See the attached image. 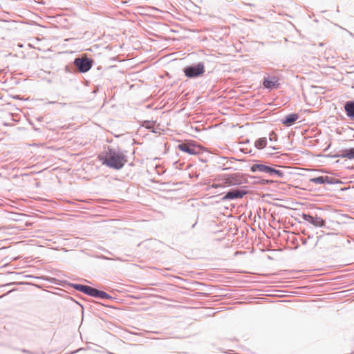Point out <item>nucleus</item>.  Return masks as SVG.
<instances>
[{
  "instance_id": "7",
  "label": "nucleus",
  "mask_w": 354,
  "mask_h": 354,
  "mask_svg": "<svg viewBox=\"0 0 354 354\" xmlns=\"http://www.w3.org/2000/svg\"><path fill=\"white\" fill-rule=\"evenodd\" d=\"M38 330L39 326L34 322L24 321L20 324L21 336L26 340L28 337L35 336Z\"/></svg>"
},
{
  "instance_id": "1",
  "label": "nucleus",
  "mask_w": 354,
  "mask_h": 354,
  "mask_svg": "<svg viewBox=\"0 0 354 354\" xmlns=\"http://www.w3.org/2000/svg\"><path fill=\"white\" fill-rule=\"evenodd\" d=\"M127 151H122L118 146L115 148L108 146L104 154L98 156L99 160L103 165L110 169L120 170L127 162Z\"/></svg>"
},
{
  "instance_id": "26",
  "label": "nucleus",
  "mask_w": 354,
  "mask_h": 354,
  "mask_svg": "<svg viewBox=\"0 0 354 354\" xmlns=\"http://www.w3.org/2000/svg\"><path fill=\"white\" fill-rule=\"evenodd\" d=\"M301 243L303 245H308V239H307L301 238Z\"/></svg>"
},
{
  "instance_id": "18",
  "label": "nucleus",
  "mask_w": 354,
  "mask_h": 354,
  "mask_svg": "<svg viewBox=\"0 0 354 354\" xmlns=\"http://www.w3.org/2000/svg\"><path fill=\"white\" fill-rule=\"evenodd\" d=\"M341 156L343 158H346L348 160L354 159V147L345 149L341 151Z\"/></svg>"
},
{
  "instance_id": "13",
  "label": "nucleus",
  "mask_w": 354,
  "mask_h": 354,
  "mask_svg": "<svg viewBox=\"0 0 354 354\" xmlns=\"http://www.w3.org/2000/svg\"><path fill=\"white\" fill-rule=\"evenodd\" d=\"M299 118V115L298 113H292L283 118L281 120V122L286 127H290L293 125Z\"/></svg>"
},
{
  "instance_id": "3",
  "label": "nucleus",
  "mask_w": 354,
  "mask_h": 354,
  "mask_svg": "<svg viewBox=\"0 0 354 354\" xmlns=\"http://www.w3.org/2000/svg\"><path fill=\"white\" fill-rule=\"evenodd\" d=\"M222 180L228 187L248 183V175L240 172L224 174L222 175Z\"/></svg>"
},
{
  "instance_id": "15",
  "label": "nucleus",
  "mask_w": 354,
  "mask_h": 354,
  "mask_svg": "<svg viewBox=\"0 0 354 354\" xmlns=\"http://www.w3.org/2000/svg\"><path fill=\"white\" fill-rule=\"evenodd\" d=\"M69 286L74 288L75 290H77L79 292H83L85 295H88V292L89 291L90 287L89 286L83 285L80 283H68Z\"/></svg>"
},
{
  "instance_id": "19",
  "label": "nucleus",
  "mask_w": 354,
  "mask_h": 354,
  "mask_svg": "<svg viewBox=\"0 0 354 354\" xmlns=\"http://www.w3.org/2000/svg\"><path fill=\"white\" fill-rule=\"evenodd\" d=\"M267 145V139L266 137L258 138L254 142V147L258 149H263Z\"/></svg>"
},
{
  "instance_id": "9",
  "label": "nucleus",
  "mask_w": 354,
  "mask_h": 354,
  "mask_svg": "<svg viewBox=\"0 0 354 354\" xmlns=\"http://www.w3.org/2000/svg\"><path fill=\"white\" fill-rule=\"evenodd\" d=\"M254 161L255 163L250 166V170L253 173L261 172L264 173L268 176L271 163L261 160Z\"/></svg>"
},
{
  "instance_id": "2",
  "label": "nucleus",
  "mask_w": 354,
  "mask_h": 354,
  "mask_svg": "<svg viewBox=\"0 0 354 354\" xmlns=\"http://www.w3.org/2000/svg\"><path fill=\"white\" fill-rule=\"evenodd\" d=\"M95 64L93 58L89 57L87 54H82L77 56L73 62V64L79 73L88 72Z\"/></svg>"
},
{
  "instance_id": "14",
  "label": "nucleus",
  "mask_w": 354,
  "mask_h": 354,
  "mask_svg": "<svg viewBox=\"0 0 354 354\" xmlns=\"http://www.w3.org/2000/svg\"><path fill=\"white\" fill-rule=\"evenodd\" d=\"M344 108L347 117L350 120H354V100L347 101L344 104Z\"/></svg>"
},
{
  "instance_id": "32",
  "label": "nucleus",
  "mask_w": 354,
  "mask_h": 354,
  "mask_svg": "<svg viewBox=\"0 0 354 354\" xmlns=\"http://www.w3.org/2000/svg\"><path fill=\"white\" fill-rule=\"evenodd\" d=\"M272 149H277V148L275 147H271Z\"/></svg>"
},
{
  "instance_id": "28",
  "label": "nucleus",
  "mask_w": 354,
  "mask_h": 354,
  "mask_svg": "<svg viewBox=\"0 0 354 354\" xmlns=\"http://www.w3.org/2000/svg\"><path fill=\"white\" fill-rule=\"evenodd\" d=\"M104 251H105L106 252H107L108 254H111V252L110 251H109V250H104Z\"/></svg>"
},
{
  "instance_id": "10",
  "label": "nucleus",
  "mask_w": 354,
  "mask_h": 354,
  "mask_svg": "<svg viewBox=\"0 0 354 354\" xmlns=\"http://www.w3.org/2000/svg\"><path fill=\"white\" fill-rule=\"evenodd\" d=\"M301 216L304 221L312 224L315 227H322L326 225V221L317 215L313 216L310 214L302 213Z\"/></svg>"
},
{
  "instance_id": "27",
  "label": "nucleus",
  "mask_w": 354,
  "mask_h": 354,
  "mask_svg": "<svg viewBox=\"0 0 354 354\" xmlns=\"http://www.w3.org/2000/svg\"><path fill=\"white\" fill-rule=\"evenodd\" d=\"M333 158H342L341 156V152L339 153H336L332 156Z\"/></svg>"
},
{
  "instance_id": "30",
  "label": "nucleus",
  "mask_w": 354,
  "mask_h": 354,
  "mask_svg": "<svg viewBox=\"0 0 354 354\" xmlns=\"http://www.w3.org/2000/svg\"><path fill=\"white\" fill-rule=\"evenodd\" d=\"M230 169V168H228V167H225V168H223V170H227V169Z\"/></svg>"
},
{
  "instance_id": "16",
  "label": "nucleus",
  "mask_w": 354,
  "mask_h": 354,
  "mask_svg": "<svg viewBox=\"0 0 354 354\" xmlns=\"http://www.w3.org/2000/svg\"><path fill=\"white\" fill-rule=\"evenodd\" d=\"M248 177L251 179L255 180L253 182L254 184L266 185H270V184H272L274 183V181L272 180L265 179V178H263L262 177L258 176H248Z\"/></svg>"
},
{
  "instance_id": "12",
  "label": "nucleus",
  "mask_w": 354,
  "mask_h": 354,
  "mask_svg": "<svg viewBox=\"0 0 354 354\" xmlns=\"http://www.w3.org/2000/svg\"><path fill=\"white\" fill-rule=\"evenodd\" d=\"M88 296L93 297L96 299H113V297L106 293V292L98 290L93 287H90L89 291L88 292Z\"/></svg>"
},
{
  "instance_id": "23",
  "label": "nucleus",
  "mask_w": 354,
  "mask_h": 354,
  "mask_svg": "<svg viewBox=\"0 0 354 354\" xmlns=\"http://www.w3.org/2000/svg\"><path fill=\"white\" fill-rule=\"evenodd\" d=\"M20 351L22 352L23 353H26V354H36L35 352H32V351L26 349V348H21V349H20Z\"/></svg>"
},
{
  "instance_id": "4",
  "label": "nucleus",
  "mask_w": 354,
  "mask_h": 354,
  "mask_svg": "<svg viewBox=\"0 0 354 354\" xmlns=\"http://www.w3.org/2000/svg\"><path fill=\"white\" fill-rule=\"evenodd\" d=\"M184 75L189 79H196L202 77L205 72V64L203 62H198L185 66L183 69Z\"/></svg>"
},
{
  "instance_id": "31",
  "label": "nucleus",
  "mask_w": 354,
  "mask_h": 354,
  "mask_svg": "<svg viewBox=\"0 0 354 354\" xmlns=\"http://www.w3.org/2000/svg\"><path fill=\"white\" fill-rule=\"evenodd\" d=\"M196 223H195L194 224H193V225H192V228H193V227H195V225H196Z\"/></svg>"
},
{
  "instance_id": "22",
  "label": "nucleus",
  "mask_w": 354,
  "mask_h": 354,
  "mask_svg": "<svg viewBox=\"0 0 354 354\" xmlns=\"http://www.w3.org/2000/svg\"><path fill=\"white\" fill-rule=\"evenodd\" d=\"M64 71L66 73H75V69L72 68L71 66L66 65L64 67Z\"/></svg>"
},
{
  "instance_id": "21",
  "label": "nucleus",
  "mask_w": 354,
  "mask_h": 354,
  "mask_svg": "<svg viewBox=\"0 0 354 354\" xmlns=\"http://www.w3.org/2000/svg\"><path fill=\"white\" fill-rule=\"evenodd\" d=\"M269 140L272 142L277 141V135L274 132L270 133L269 135Z\"/></svg>"
},
{
  "instance_id": "8",
  "label": "nucleus",
  "mask_w": 354,
  "mask_h": 354,
  "mask_svg": "<svg viewBox=\"0 0 354 354\" xmlns=\"http://www.w3.org/2000/svg\"><path fill=\"white\" fill-rule=\"evenodd\" d=\"M279 78L277 76L264 77L262 80V85L264 88L268 91L278 89L280 87Z\"/></svg>"
},
{
  "instance_id": "29",
  "label": "nucleus",
  "mask_w": 354,
  "mask_h": 354,
  "mask_svg": "<svg viewBox=\"0 0 354 354\" xmlns=\"http://www.w3.org/2000/svg\"><path fill=\"white\" fill-rule=\"evenodd\" d=\"M311 238H313V236L308 235V239H307L308 240V239H311Z\"/></svg>"
},
{
  "instance_id": "20",
  "label": "nucleus",
  "mask_w": 354,
  "mask_h": 354,
  "mask_svg": "<svg viewBox=\"0 0 354 354\" xmlns=\"http://www.w3.org/2000/svg\"><path fill=\"white\" fill-rule=\"evenodd\" d=\"M141 126L147 129L151 130L152 132H156L153 129L155 126V122L152 120H144L142 122Z\"/></svg>"
},
{
  "instance_id": "25",
  "label": "nucleus",
  "mask_w": 354,
  "mask_h": 354,
  "mask_svg": "<svg viewBox=\"0 0 354 354\" xmlns=\"http://www.w3.org/2000/svg\"><path fill=\"white\" fill-rule=\"evenodd\" d=\"M321 237H322V236H317V241H316V242H315V243H311V244H310L311 248H315L317 246V243H318V241H319V240L320 239V238H321Z\"/></svg>"
},
{
  "instance_id": "17",
  "label": "nucleus",
  "mask_w": 354,
  "mask_h": 354,
  "mask_svg": "<svg viewBox=\"0 0 354 354\" xmlns=\"http://www.w3.org/2000/svg\"><path fill=\"white\" fill-rule=\"evenodd\" d=\"M285 174L283 171L275 169L272 167V164H271L268 176L283 178Z\"/></svg>"
},
{
  "instance_id": "5",
  "label": "nucleus",
  "mask_w": 354,
  "mask_h": 354,
  "mask_svg": "<svg viewBox=\"0 0 354 354\" xmlns=\"http://www.w3.org/2000/svg\"><path fill=\"white\" fill-rule=\"evenodd\" d=\"M177 149L189 155H198L201 151V146L194 140H185L178 145Z\"/></svg>"
},
{
  "instance_id": "11",
  "label": "nucleus",
  "mask_w": 354,
  "mask_h": 354,
  "mask_svg": "<svg viewBox=\"0 0 354 354\" xmlns=\"http://www.w3.org/2000/svg\"><path fill=\"white\" fill-rule=\"evenodd\" d=\"M309 181L310 183H313L315 184L322 185V184H328V185H335L338 183V180L328 176H319L317 177H314L310 178Z\"/></svg>"
},
{
  "instance_id": "6",
  "label": "nucleus",
  "mask_w": 354,
  "mask_h": 354,
  "mask_svg": "<svg viewBox=\"0 0 354 354\" xmlns=\"http://www.w3.org/2000/svg\"><path fill=\"white\" fill-rule=\"evenodd\" d=\"M246 187H241L230 189L227 192H224L221 198L223 201H234L242 198L248 192L245 189Z\"/></svg>"
},
{
  "instance_id": "24",
  "label": "nucleus",
  "mask_w": 354,
  "mask_h": 354,
  "mask_svg": "<svg viewBox=\"0 0 354 354\" xmlns=\"http://www.w3.org/2000/svg\"><path fill=\"white\" fill-rule=\"evenodd\" d=\"M98 259H104V260H115L114 259H111V258H109V257H107L103 254H101V255H98L97 257Z\"/></svg>"
}]
</instances>
